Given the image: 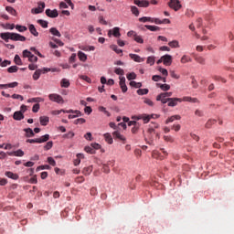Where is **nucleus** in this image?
I'll use <instances>...</instances> for the list:
<instances>
[{
	"mask_svg": "<svg viewBox=\"0 0 234 234\" xmlns=\"http://www.w3.org/2000/svg\"><path fill=\"white\" fill-rule=\"evenodd\" d=\"M50 101H55V103H65L63 97L58 93H51L48 95Z\"/></svg>",
	"mask_w": 234,
	"mask_h": 234,
	"instance_id": "obj_1",
	"label": "nucleus"
},
{
	"mask_svg": "<svg viewBox=\"0 0 234 234\" xmlns=\"http://www.w3.org/2000/svg\"><path fill=\"white\" fill-rule=\"evenodd\" d=\"M168 6L175 10V12H178L180 8H182V5L180 4V0H170L168 3Z\"/></svg>",
	"mask_w": 234,
	"mask_h": 234,
	"instance_id": "obj_2",
	"label": "nucleus"
},
{
	"mask_svg": "<svg viewBox=\"0 0 234 234\" xmlns=\"http://www.w3.org/2000/svg\"><path fill=\"white\" fill-rule=\"evenodd\" d=\"M47 72H50V69L48 68H43L42 69H37L34 74H33V80L35 81H37V80H39L41 74H45Z\"/></svg>",
	"mask_w": 234,
	"mask_h": 234,
	"instance_id": "obj_3",
	"label": "nucleus"
},
{
	"mask_svg": "<svg viewBox=\"0 0 234 234\" xmlns=\"http://www.w3.org/2000/svg\"><path fill=\"white\" fill-rule=\"evenodd\" d=\"M66 112L68 114H69L68 116L69 120H74V118H78V116H81L82 115L81 112H80L78 110H76V111H74V110H68V111H66Z\"/></svg>",
	"mask_w": 234,
	"mask_h": 234,
	"instance_id": "obj_4",
	"label": "nucleus"
},
{
	"mask_svg": "<svg viewBox=\"0 0 234 234\" xmlns=\"http://www.w3.org/2000/svg\"><path fill=\"white\" fill-rule=\"evenodd\" d=\"M182 98H168V107H176L179 103H182Z\"/></svg>",
	"mask_w": 234,
	"mask_h": 234,
	"instance_id": "obj_5",
	"label": "nucleus"
},
{
	"mask_svg": "<svg viewBox=\"0 0 234 234\" xmlns=\"http://www.w3.org/2000/svg\"><path fill=\"white\" fill-rule=\"evenodd\" d=\"M43 10H45V3L44 2H39L38 3V7L33 8L31 10V14H41V13H43Z\"/></svg>",
	"mask_w": 234,
	"mask_h": 234,
	"instance_id": "obj_6",
	"label": "nucleus"
},
{
	"mask_svg": "<svg viewBox=\"0 0 234 234\" xmlns=\"http://www.w3.org/2000/svg\"><path fill=\"white\" fill-rule=\"evenodd\" d=\"M133 3L140 8H147L149 6V1L147 0H133Z\"/></svg>",
	"mask_w": 234,
	"mask_h": 234,
	"instance_id": "obj_7",
	"label": "nucleus"
},
{
	"mask_svg": "<svg viewBox=\"0 0 234 234\" xmlns=\"http://www.w3.org/2000/svg\"><path fill=\"white\" fill-rule=\"evenodd\" d=\"M12 41H27V37L17 33H12Z\"/></svg>",
	"mask_w": 234,
	"mask_h": 234,
	"instance_id": "obj_8",
	"label": "nucleus"
},
{
	"mask_svg": "<svg viewBox=\"0 0 234 234\" xmlns=\"http://www.w3.org/2000/svg\"><path fill=\"white\" fill-rule=\"evenodd\" d=\"M162 58L164 65L170 67L171 63H173V57L171 55H164Z\"/></svg>",
	"mask_w": 234,
	"mask_h": 234,
	"instance_id": "obj_9",
	"label": "nucleus"
},
{
	"mask_svg": "<svg viewBox=\"0 0 234 234\" xmlns=\"http://www.w3.org/2000/svg\"><path fill=\"white\" fill-rule=\"evenodd\" d=\"M113 36L114 37H120L122 34L120 33V27H113L112 30L108 31V36L111 37V36Z\"/></svg>",
	"mask_w": 234,
	"mask_h": 234,
	"instance_id": "obj_10",
	"label": "nucleus"
},
{
	"mask_svg": "<svg viewBox=\"0 0 234 234\" xmlns=\"http://www.w3.org/2000/svg\"><path fill=\"white\" fill-rule=\"evenodd\" d=\"M113 138L114 140H120V142H122L123 144H125L126 138L125 136L122 135V133H120V132L115 131L113 132Z\"/></svg>",
	"mask_w": 234,
	"mask_h": 234,
	"instance_id": "obj_11",
	"label": "nucleus"
},
{
	"mask_svg": "<svg viewBox=\"0 0 234 234\" xmlns=\"http://www.w3.org/2000/svg\"><path fill=\"white\" fill-rule=\"evenodd\" d=\"M46 16H48V17L54 18V17H58V16H59V13H58L57 9H54V10L47 9Z\"/></svg>",
	"mask_w": 234,
	"mask_h": 234,
	"instance_id": "obj_12",
	"label": "nucleus"
},
{
	"mask_svg": "<svg viewBox=\"0 0 234 234\" xmlns=\"http://www.w3.org/2000/svg\"><path fill=\"white\" fill-rule=\"evenodd\" d=\"M120 82L119 85L122 90V92L127 91V84H125V77H119Z\"/></svg>",
	"mask_w": 234,
	"mask_h": 234,
	"instance_id": "obj_13",
	"label": "nucleus"
},
{
	"mask_svg": "<svg viewBox=\"0 0 234 234\" xmlns=\"http://www.w3.org/2000/svg\"><path fill=\"white\" fill-rule=\"evenodd\" d=\"M0 37H1V39H4V41H5V43H8V40L12 39V33H10V32L1 33Z\"/></svg>",
	"mask_w": 234,
	"mask_h": 234,
	"instance_id": "obj_14",
	"label": "nucleus"
},
{
	"mask_svg": "<svg viewBox=\"0 0 234 234\" xmlns=\"http://www.w3.org/2000/svg\"><path fill=\"white\" fill-rule=\"evenodd\" d=\"M13 118L17 122H21V120L25 118V115L23 114V112H15L13 114Z\"/></svg>",
	"mask_w": 234,
	"mask_h": 234,
	"instance_id": "obj_15",
	"label": "nucleus"
},
{
	"mask_svg": "<svg viewBox=\"0 0 234 234\" xmlns=\"http://www.w3.org/2000/svg\"><path fill=\"white\" fill-rule=\"evenodd\" d=\"M7 154L9 156H25V152L23 150L19 149L14 152H8Z\"/></svg>",
	"mask_w": 234,
	"mask_h": 234,
	"instance_id": "obj_16",
	"label": "nucleus"
},
{
	"mask_svg": "<svg viewBox=\"0 0 234 234\" xmlns=\"http://www.w3.org/2000/svg\"><path fill=\"white\" fill-rule=\"evenodd\" d=\"M28 29L30 34H32V36H34L35 37H37V36H39V33L37 32V29H36V26H34V24L29 25Z\"/></svg>",
	"mask_w": 234,
	"mask_h": 234,
	"instance_id": "obj_17",
	"label": "nucleus"
},
{
	"mask_svg": "<svg viewBox=\"0 0 234 234\" xmlns=\"http://www.w3.org/2000/svg\"><path fill=\"white\" fill-rule=\"evenodd\" d=\"M129 57H130L131 59H133V61H136V63H142V61H144V58H142L139 55H136V54L131 53V54L129 55Z\"/></svg>",
	"mask_w": 234,
	"mask_h": 234,
	"instance_id": "obj_18",
	"label": "nucleus"
},
{
	"mask_svg": "<svg viewBox=\"0 0 234 234\" xmlns=\"http://www.w3.org/2000/svg\"><path fill=\"white\" fill-rule=\"evenodd\" d=\"M37 144H45V142H48V140H50V135L45 134L40 138H37Z\"/></svg>",
	"mask_w": 234,
	"mask_h": 234,
	"instance_id": "obj_19",
	"label": "nucleus"
},
{
	"mask_svg": "<svg viewBox=\"0 0 234 234\" xmlns=\"http://www.w3.org/2000/svg\"><path fill=\"white\" fill-rule=\"evenodd\" d=\"M17 82H11L9 84H0V89H14V87H17Z\"/></svg>",
	"mask_w": 234,
	"mask_h": 234,
	"instance_id": "obj_20",
	"label": "nucleus"
},
{
	"mask_svg": "<svg viewBox=\"0 0 234 234\" xmlns=\"http://www.w3.org/2000/svg\"><path fill=\"white\" fill-rule=\"evenodd\" d=\"M24 133H26L27 138H32L35 136L34 131L31 128H25Z\"/></svg>",
	"mask_w": 234,
	"mask_h": 234,
	"instance_id": "obj_21",
	"label": "nucleus"
},
{
	"mask_svg": "<svg viewBox=\"0 0 234 234\" xmlns=\"http://www.w3.org/2000/svg\"><path fill=\"white\" fill-rule=\"evenodd\" d=\"M39 120H40V124L43 125L44 127L48 125V122H50V118L47 116H41Z\"/></svg>",
	"mask_w": 234,
	"mask_h": 234,
	"instance_id": "obj_22",
	"label": "nucleus"
},
{
	"mask_svg": "<svg viewBox=\"0 0 234 234\" xmlns=\"http://www.w3.org/2000/svg\"><path fill=\"white\" fill-rule=\"evenodd\" d=\"M156 101H161V103L165 104L167 101H169V98L163 97L162 93L157 95Z\"/></svg>",
	"mask_w": 234,
	"mask_h": 234,
	"instance_id": "obj_23",
	"label": "nucleus"
},
{
	"mask_svg": "<svg viewBox=\"0 0 234 234\" xmlns=\"http://www.w3.org/2000/svg\"><path fill=\"white\" fill-rule=\"evenodd\" d=\"M151 118H153V115L141 114V120H143L144 123H149V122L151 121Z\"/></svg>",
	"mask_w": 234,
	"mask_h": 234,
	"instance_id": "obj_24",
	"label": "nucleus"
},
{
	"mask_svg": "<svg viewBox=\"0 0 234 234\" xmlns=\"http://www.w3.org/2000/svg\"><path fill=\"white\" fill-rule=\"evenodd\" d=\"M50 34H52V36H56L57 37H61V33H59V30H58V28L56 27H51L49 29Z\"/></svg>",
	"mask_w": 234,
	"mask_h": 234,
	"instance_id": "obj_25",
	"label": "nucleus"
},
{
	"mask_svg": "<svg viewBox=\"0 0 234 234\" xmlns=\"http://www.w3.org/2000/svg\"><path fill=\"white\" fill-rule=\"evenodd\" d=\"M181 116L180 115H173V116H171V117H169L168 118V120H166L165 121V123L167 124V123H173V122L175 121V120H181Z\"/></svg>",
	"mask_w": 234,
	"mask_h": 234,
	"instance_id": "obj_26",
	"label": "nucleus"
},
{
	"mask_svg": "<svg viewBox=\"0 0 234 234\" xmlns=\"http://www.w3.org/2000/svg\"><path fill=\"white\" fill-rule=\"evenodd\" d=\"M144 27L145 28H147V30H150L151 32H158V30H160V27L158 26L145 25Z\"/></svg>",
	"mask_w": 234,
	"mask_h": 234,
	"instance_id": "obj_27",
	"label": "nucleus"
},
{
	"mask_svg": "<svg viewBox=\"0 0 234 234\" xmlns=\"http://www.w3.org/2000/svg\"><path fill=\"white\" fill-rule=\"evenodd\" d=\"M140 23H153V17L151 16H143L139 18Z\"/></svg>",
	"mask_w": 234,
	"mask_h": 234,
	"instance_id": "obj_28",
	"label": "nucleus"
},
{
	"mask_svg": "<svg viewBox=\"0 0 234 234\" xmlns=\"http://www.w3.org/2000/svg\"><path fill=\"white\" fill-rule=\"evenodd\" d=\"M191 61H193V59L191 58V57L187 56V55H184L181 58V63L186 64V63H191Z\"/></svg>",
	"mask_w": 234,
	"mask_h": 234,
	"instance_id": "obj_29",
	"label": "nucleus"
},
{
	"mask_svg": "<svg viewBox=\"0 0 234 234\" xmlns=\"http://www.w3.org/2000/svg\"><path fill=\"white\" fill-rule=\"evenodd\" d=\"M60 85L64 89H69V87H70V82L67 79H62L61 81H60Z\"/></svg>",
	"mask_w": 234,
	"mask_h": 234,
	"instance_id": "obj_30",
	"label": "nucleus"
},
{
	"mask_svg": "<svg viewBox=\"0 0 234 234\" xmlns=\"http://www.w3.org/2000/svg\"><path fill=\"white\" fill-rule=\"evenodd\" d=\"M37 22L42 28H48V22L47 20L38 19Z\"/></svg>",
	"mask_w": 234,
	"mask_h": 234,
	"instance_id": "obj_31",
	"label": "nucleus"
},
{
	"mask_svg": "<svg viewBox=\"0 0 234 234\" xmlns=\"http://www.w3.org/2000/svg\"><path fill=\"white\" fill-rule=\"evenodd\" d=\"M83 175H85L86 176H89V175H90V173H92V165L87 166L82 170Z\"/></svg>",
	"mask_w": 234,
	"mask_h": 234,
	"instance_id": "obj_32",
	"label": "nucleus"
},
{
	"mask_svg": "<svg viewBox=\"0 0 234 234\" xmlns=\"http://www.w3.org/2000/svg\"><path fill=\"white\" fill-rule=\"evenodd\" d=\"M168 45L169 47H171V48H180V44L178 43L177 40H173L169 42Z\"/></svg>",
	"mask_w": 234,
	"mask_h": 234,
	"instance_id": "obj_33",
	"label": "nucleus"
},
{
	"mask_svg": "<svg viewBox=\"0 0 234 234\" xmlns=\"http://www.w3.org/2000/svg\"><path fill=\"white\" fill-rule=\"evenodd\" d=\"M217 123V120L209 119L207 123L205 124L206 129H210L211 125H215Z\"/></svg>",
	"mask_w": 234,
	"mask_h": 234,
	"instance_id": "obj_34",
	"label": "nucleus"
},
{
	"mask_svg": "<svg viewBox=\"0 0 234 234\" xmlns=\"http://www.w3.org/2000/svg\"><path fill=\"white\" fill-rule=\"evenodd\" d=\"M78 57H79L80 61H87V55L85 53H83V51H79Z\"/></svg>",
	"mask_w": 234,
	"mask_h": 234,
	"instance_id": "obj_35",
	"label": "nucleus"
},
{
	"mask_svg": "<svg viewBox=\"0 0 234 234\" xmlns=\"http://www.w3.org/2000/svg\"><path fill=\"white\" fill-rule=\"evenodd\" d=\"M5 10L8 12V14H11V16H17V11H16V9H14L12 6H6Z\"/></svg>",
	"mask_w": 234,
	"mask_h": 234,
	"instance_id": "obj_36",
	"label": "nucleus"
},
{
	"mask_svg": "<svg viewBox=\"0 0 234 234\" xmlns=\"http://www.w3.org/2000/svg\"><path fill=\"white\" fill-rule=\"evenodd\" d=\"M110 48H111L112 50H113V52H116V54H123V50L119 49V48H118V46H116V45H111V46H110Z\"/></svg>",
	"mask_w": 234,
	"mask_h": 234,
	"instance_id": "obj_37",
	"label": "nucleus"
},
{
	"mask_svg": "<svg viewBox=\"0 0 234 234\" xmlns=\"http://www.w3.org/2000/svg\"><path fill=\"white\" fill-rule=\"evenodd\" d=\"M131 12L132 14H133V16H135L136 17H138L140 16V11L138 10V7L132 5L131 6Z\"/></svg>",
	"mask_w": 234,
	"mask_h": 234,
	"instance_id": "obj_38",
	"label": "nucleus"
},
{
	"mask_svg": "<svg viewBox=\"0 0 234 234\" xmlns=\"http://www.w3.org/2000/svg\"><path fill=\"white\" fill-rule=\"evenodd\" d=\"M109 165H111V161L107 163V165H103L102 171L106 174L109 175L111 173V168H109Z\"/></svg>",
	"mask_w": 234,
	"mask_h": 234,
	"instance_id": "obj_39",
	"label": "nucleus"
},
{
	"mask_svg": "<svg viewBox=\"0 0 234 234\" xmlns=\"http://www.w3.org/2000/svg\"><path fill=\"white\" fill-rule=\"evenodd\" d=\"M137 94L139 96H144L145 94H149V90L148 89H139V90H137Z\"/></svg>",
	"mask_w": 234,
	"mask_h": 234,
	"instance_id": "obj_40",
	"label": "nucleus"
},
{
	"mask_svg": "<svg viewBox=\"0 0 234 234\" xmlns=\"http://www.w3.org/2000/svg\"><path fill=\"white\" fill-rule=\"evenodd\" d=\"M131 87H134V89L142 88V82H136L134 80L130 81Z\"/></svg>",
	"mask_w": 234,
	"mask_h": 234,
	"instance_id": "obj_41",
	"label": "nucleus"
},
{
	"mask_svg": "<svg viewBox=\"0 0 234 234\" xmlns=\"http://www.w3.org/2000/svg\"><path fill=\"white\" fill-rule=\"evenodd\" d=\"M14 62L18 66L23 65V61L21 60V57H19V55L15 56Z\"/></svg>",
	"mask_w": 234,
	"mask_h": 234,
	"instance_id": "obj_42",
	"label": "nucleus"
},
{
	"mask_svg": "<svg viewBox=\"0 0 234 234\" xmlns=\"http://www.w3.org/2000/svg\"><path fill=\"white\" fill-rule=\"evenodd\" d=\"M18 69L19 68H17V66H11L7 69V72H9V74H14V72H17Z\"/></svg>",
	"mask_w": 234,
	"mask_h": 234,
	"instance_id": "obj_43",
	"label": "nucleus"
},
{
	"mask_svg": "<svg viewBox=\"0 0 234 234\" xmlns=\"http://www.w3.org/2000/svg\"><path fill=\"white\" fill-rule=\"evenodd\" d=\"M195 59H196L197 63H199L200 65L206 64V58L203 57H196Z\"/></svg>",
	"mask_w": 234,
	"mask_h": 234,
	"instance_id": "obj_44",
	"label": "nucleus"
},
{
	"mask_svg": "<svg viewBox=\"0 0 234 234\" xmlns=\"http://www.w3.org/2000/svg\"><path fill=\"white\" fill-rule=\"evenodd\" d=\"M54 145V143L52 141H49L47 143V144L44 146L45 151H50Z\"/></svg>",
	"mask_w": 234,
	"mask_h": 234,
	"instance_id": "obj_45",
	"label": "nucleus"
},
{
	"mask_svg": "<svg viewBox=\"0 0 234 234\" xmlns=\"http://www.w3.org/2000/svg\"><path fill=\"white\" fill-rule=\"evenodd\" d=\"M104 138L108 144H112V136L111 135V133H105Z\"/></svg>",
	"mask_w": 234,
	"mask_h": 234,
	"instance_id": "obj_46",
	"label": "nucleus"
},
{
	"mask_svg": "<svg viewBox=\"0 0 234 234\" xmlns=\"http://www.w3.org/2000/svg\"><path fill=\"white\" fill-rule=\"evenodd\" d=\"M127 80L131 81L132 80H136V73L131 72L126 75Z\"/></svg>",
	"mask_w": 234,
	"mask_h": 234,
	"instance_id": "obj_47",
	"label": "nucleus"
},
{
	"mask_svg": "<svg viewBox=\"0 0 234 234\" xmlns=\"http://www.w3.org/2000/svg\"><path fill=\"white\" fill-rule=\"evenodd\" d=\"M165 142H169L170 144H173L175 142V138L171 135H165L164 137Z\"/></svg>",
	"mask_w": 234,
	"mask_h": 234,
	"instance_id": "obj_48",
	"label": "nucleus"
},
{
	"mask_svg": "<svg viewBox=\"0 0 234 234\" xmlns=\"http://www.w3.org/2000/svg\"><path fill=\"white\" fill-rule=\"evenodd\" d=\"M114 73L117 74L118 76H123V74H125V71L121 68H116L114 69Z\"/></svg>",
	"mask_w": 234,
	"mask_h": 234,
	"instance_id": "obj_49",
	"label": "nucleus"
},
{
	"mask_svg": "<svg viewBox=\"0 0 234 234\" xmlns=\"http://www.w3.org/2000/svg\"><path fill=\"white\" fill-rule=\"evenodd\" d=\"M84 149L86 153H89L90 154H94L96 153V150H94V148L90 146H86Z\"/></svg>",
	"mask_w": 234,
	"mask_h": 234,
	"instance_id": "obj_50",
	"label": "nucleus"
},
{
	"mask_svg": "<svg viewBox=\"0 0 234 234\" xmlns=\"http://www.w3.org/2000/svg\"><path fill=\"white\" fill-rule=\"evenodd\" d=\"M133 39L134 41H136V43H141V44L144 43V38H142V37L138 36L136 33L133 37Z\"/></svg>",
	"mask_w": 234,
	"mask_h": 234,
	"instance_id": "obj_51",
	"label": "nucleus"
},
{
	"mask_svg": "<svg viewBox=\"0 0 234 234\" xmlns=\"http://www.w3.org/2000/svg\"><path fill=\"white\" fill-rule=\"evenodd\" d=\"M16 30H18V32H27V28L25 26H19L16 25Z\"/></svg>",
	"mask_w": 234,
	"mask_h": 234,
	"instance_id": "obj_52",
	"label": "nucleus"
},
{
	"mask_svg": "<svg viewBox=\"0 0 234 234\" xmlns=\"http://www.w3.org/2000/svg\"><path fill=\"white\" fill-rule=\"evenodd\" d=\"M162 90H169L171 89V86L168 84H157Z\"/></svg>",
	"mask_w": 234,
	"mask_h": 234,
	"instance_id": "obj_53",
	"label": "nucleus"
},
{
	"mask_svg": "<svg viewBox=\"0 0 234 234\" xmlns=\"http://www.w3.org/2000/svg\"><path fill=\"white\" fill-rule=\"evenodd\" d=\"M5 176L8 178H12L13 180H16V178H17V176L16 174L12 173V172H6Z\"/></svg>",
	"mask_w": 234,
	"mask_h": 234,
	"instance_id": "obj_54",
	"label": "nucleus"
},
{
	"mask_svg": "<svg viewBox=\"0 0 234 234\" xmlns=\"http://www.w3.org/2000/svg\"><path fill=\"white\" fill-rule=\"evenodd\" d=\"M80 80H83L84 81H87V83H91L90 78H89L87 75H80Z\"/></svg>",
	"mask_w": 234,
	"mask_h": 234,
	"instance_id": "obj_55",
	"label": "nucleus"
},
{
	"mask_svg": "<svg viewBox=\"0 0 234 234\" xmlns=\"http://www.w3.org/2000/svg\"><path fill=\"white\" fill-rule=\"evenodd\" d=\"M32 55H33L32 52L28 51L27 49H26V50L23 51V58H28V59H29V58H30Z\"/></svg>",
	"mask_w": 234,
	"mask_h": 234,
	"instance_id": "obj_56",
	"label": "nucleus"
},
{
	"mask_svg": "<svg viewBox=\"0 0 234 234\" xmlns=\"http://www.w3.org/2000/svg\"><path fill=\"white\" fill-rule=\"evenodd\" d=\"M146 63L151 66L154 65V57H148Z\"/></svg>",
	"mask_w": 234,
	"mask_h": 234,
	"instance_id": "obj_57",
	"label": "nucleus"
},
{
	"mask_svg": "<svg viewBox=\"0 0 234 234\" xmlns=\"http://www.w3.org/2000/svg\"><path fill=\"white\" fill-rule=\"evenodd\" d=\"M86 122H87V121H86L84 118H80V119L75 120V121H74V123H75V125H78L79 123L83 124V123H85Z\"/></svg>",
	"mask_w": 234,
	"mask_h": 234,
	"instance_id": "obj_58",
	"label": "nucleus"
},
{
	"mask_svg": "<svg viewBox=\"0 0 234 234\" xmlns=\"http://www.w3.org/2000/svg\"><path fill=\"white\" fill-rule=\"evenodd\" d=\"M48 162L49 165H52L53 167H56V160H54V158L48 157Z\"/></svg>",
	"mask_w": 234,
	"mask_h": 234,
	"instance_id": "obj_59",
	"label": "nucleus"
},
{
	"mask_svg": "<svg viewBox=\"0 0 234 234\" xmlns=\"http://www.w3.org/2000/svg\"><path fill=\"white\" fill-rule=\"evenodd\" d=\"M159 72H161L163 76H165V78H167V76L169 75V72L164 68H159Z\"/></svg>",
	"mask_w": 234,
	"mask_h": 234,
	"instance_id": "obj_60",
	"label": "nucleus"
},
{
	"mask_svg": "<svg viewBox=\"0 0 234 234\" xmlns=\"http://www.w3.org/2000/svg\"><path fill=\"white\" fill-rule=\"evenodd\" d=\"M28 61H30V63H37V57L33 54V55L28 58Z\"/></svg>",
	"mask_w": 234,
	"mask_h": 234,
	"instance_id": "obj_61",
	"label": "nucleus"
},
{
	"mask_svg": "<svg viewBox=\"0 0 234 234\" xmlns=\"http://www.w3.org/2000/svg\"><path fill=\"white\" fill-rule=\"evenodd\" d=\"M144 102L146 105H149V107H153V105H154V102H153V101H151L150 99H144Z\"/></svg>",
	"mask_w": 234,
	"mask_h": 234,
	"instance_id": "obj_62",
	"label": "nucleus"
},
{
	"mask_svg": "<svg viewBox=\"0 0 234 234\" xmlns=\"http://www.w3.org/2000/svg\"><path fill=\"white\" fill-rule=\"evenodd\" d=\"M75 134L73 132H69L68 133L63 135V138H74Z\"/></svg>",
	"mask_w": 234,
	"mask_h": 234,
	"instance_id": "obj_63",
	"label": "nucleus"
},
{
	"mask_svg": "<svg viewBox=\"0 0 234 234\" xmlns=\"http://www.w3.org/2000/svg\"><path fill=\"white\" fill-rule=\"evenodd\" d=\"M7 65H12V61L5 59V60L2 61L0 67H6Z\"/></svg>",
	"mask_w": 234,
	"mask_h": 234,
	"instance_id": "obj_64",
	"label": "nucleus"
}]
</instances>
